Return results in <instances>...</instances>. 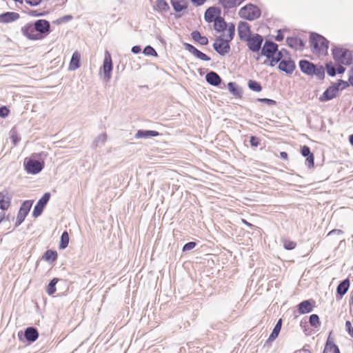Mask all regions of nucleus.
Returning a JSON list of instances; mask_svg holds the SVG:
<instances>
[{
	"mask_svg": "<svg viewBox=\"0 0 353 353\" xmlns=\"http://www.w3.org/2000/svg\"><path fill=\"white\" fill-rule=\"evenodd\" d=\"M331 334H332V332L330 333V335L327 339L323 353H326L327 351H329V345H331V348H332L333 346L336 345L334 343L333 339L330 336Z\"/></svg>",
	"mask_w": 353,
	"mask_h": 353,
	"instance_id": "nucleus-45",
	"label": "nucleus"
},
{
	"mask_svg": "<svg viewBox=\"0 0 353 353\" xmlns=\"http://www.w3.org/2000/svg\"><path fill=\"white\" fill-rule=\"evenodd\" d=\"M48 14V12H39L38 10H30L28 12V14L32 17H43L46 16Z\"/></svg>",
	"mask_w": 353,
	"mask_h": 353,
	"instance_id": "nucleus-52",
	"label": "nucleus"
},
{
	"mask_svg": "<svg viewBox=\"0 0 353 353\" xmlns=\"http://www.w3.org/2000/svg\"><path fill=\"white\" fill-rule=\"evenodd\" d=\"M349 83H350L353 86V70H350V75H349Z\"/></svg>",
	"mask_w": 353,
	"mask_h": 353,
	"instance_id": "nucleus-63",
	"label": "nucleus"
},
{
	"mask_svg": "<svg viewBox=\"0 0 353 353\" xmlns=\"http://www.w3.org/2000/svg\"><path fill=\"white\" fill-rule=\"evenodd\" d=\"M268 60H270V63L269 65L272 67L274 66L276 63H277L278 62L280 63V60H279V58L276 57L275 55L272 56L270 59H268Z\"/></svg>",
	"mask_w": 353,
	"mask_h": 353,
	"instance_id": "nucleus-56",
	"label": "nucleus"
},
{
	"mask_svg": "<svg viewBox=\"0 0 353 353\" xmlns=\"http://www.w3.org/2000/svg\"><path fill=\"white\" fill-rule=\"evenodd\" d=\"M228 88L229 91L236 97H240L241 96L242 92L241 88L235 82H229L228 83Z\"/></svg>",
	"mask_w": 353,
	"mask_h": 353,
	"instance_id": "nucleus-34",
	"label": "nucleus"
},
{
	"mask_svg": "<svg viewBox=\"0 0 353 353\" xmlns=\"http://www.w3.org/2000/svg\"><path fill=\"white\" fill-rule=\"evenodd\" d=\"M260 139L256 136H251L250 139V143L252 147L256 148L260 145Z\"/></svg>",
	"mask_w": 353,
	"mask_h": 353,
	"instance_id": "nucleus-47",
	"label": "nucleus"
},
{
	"mask_svg": "<svg viewBox=\"0 0 353 353\" xmlns=\"http://www.w3.org/2000/svg\"><path fill=\"white\" fill-rule=\"evenodd\" d=\"M261 10L252 3L247 4L241 8L239 12V17L248 21H254L260 17Z\"/></svg>",
	"mask_w": 353,
	"mask_h": 353,
	"instance_id": "nucleus-3",
	"label": "nucleus"
},
{
	"mask_svg": "<svg viewBox=\"0 0 353 353\" xmlns=\"http://www.w3.org/2000/svg\"><path fill=\"white\" fill-rule=\"evenodd\" d=\"M248 88L254 92H260L262 90L261 84L255 80H249L248 82Z\"/></svg>",
	"mask_w": 353,
	"mask_h": 353,
	"instance_id": "nucleus-38",
	"label": "nucleus"
},
{
	"mask_svg": "<svg viewBox=\"0 0 353 353\" xmlns=\"http://www.w3.org/2000/svg\"><path fill=\"white\" fill-rule=\"evenodd\" d=\"M343 232L341 230L339 229H334L329 232L327 234V236L333 235V234H342Z\"/></svg>",
	"mask_w": 353,
	"mask_h": 353,
	"instance_id": "nucleus-60",
	"label": "nucleus"
},
{
	"mask_svg": "<svg viewBox=\"0 0 353 353\" xmlns=\"http://www.w3.org/2000/svg\"><path fill=\"white\" fill-rule=\"evenodd\" d=\"M171 5L176 12H181L188 8V6L181 0H170Z\"/></svg>",
	"mask_w": 353,
	"mask_h": 353,
	"instance_id": "nucleus-31",
	"label": "nucleus"
},
{
	"mask_svg": "<svg viewBox=\"0 0 353 353\" xmlns=\"http://www.w3.org/2000/svg\"><path fill=\"white\" fill-rule=\"evenodd\" d=\"M287 45L294 50H302L305 47V42L300 38L289 37L286 38Z\"/></svg>",
	"mask_w": 353,
	"mask_h": 353,
	"instance_id": "nucleus-20",
	"label": "nucleus"
},
{
	"mask_svg": "<svg viewBox=\"0 0 353 353\" xmlns=\"http://www.w3.org/2000/svg\"><path fill=\"white\" fill-rule=\"evenodd\" d=\"M131 51L133 54H139L141 51V48L140 46H134L132 48Z\"/></svg>",
	"mask_w": 353,
	"mask_h": 353,
	"instance_id": "nucleus-61",
	"label": "nucleus"
},
{
	"mask_svg": "<svg viewBox=\"0 0 353 353\" xmlns=\"http://www.w3.org/2000/svg\"><path fill=\"white\" fill-rule=\"evenodd\" d=\"M205 80L210 85L213 86H219L222 82L220 76L214 71H210L207 73Z\"/></svg>",
	"mask_w": 353,
	"mask_h": 353,
	"instance_id": "nucleus-24",
	"label": "nucleus"
},
{
	"mask_svg": "<svg viewBox=\"0 0 353 353\" xmlns=\"http://www.w3.org/2000/svg\"><path fill=\"white\" fill-rule=\"evenodd\" d=\"M45 163L43 161H37L32 158H26L24 161V168L28 174H37L44 168Z\"/></svg>",
	"mask_w": 353,
	"mask_h": 353,
	"instance_id": "nucleus-5",
	"label": "nucleus"
},
{
	"mask_svg": "<svg viewBox=\"0 0 353 353\" xmlns=\"http://www.w3.org/2000/svg\"><path fill=\"white\" fill-rule=\"evenodd\" d=\"M336 74H343L345 72V68L342 65H339L336 68Z\"/></svg>",
	"mask_w": 353,
	"mask_h": 353,
	"instance_id": "nucleus-62",
	"label": "nucleus"
},
{
	"mask_svg": "<svg viewBox=\"0 0 353 353\" xmlns=\"http://www.w3.org/2000/svg\"><path fill=\"white\" fill-rule=\"evenodd\" d=\"M48 153L46 152H41L37 153H33L32 157L37 161H43L47 158Z\"/></svg>",
	"mask_w": 353,
	"mask_h": 353,
	"instance_id": "nucleus-42",
	"label": "nucleus"
},
{
	"mask_svg": "<svg viewBox=\"0 0 353 353\" xmlns=\"http://www.w3.org/2000/svg\"><path fill=\"white\" fill-rule=\"evenodd\" d=\"M19 341H23V339L28 343H33L39 338V332L34 327H28L23 333L22 331L18 332Z\"/></svg>",
	"mask_w": 353,
	"mask_h": 353,
	"instance_id": "nucleus-10",
	"label": "nucleus"
},
{
	"mask_svg": "<svg viewBox=\"0 0 353 353\" xmlns=\"http://www.w3.org/2000/svg\"><path fill=\"white\" fill-rule=\"evenodd\" d=\"M20 18L19 13L15 12H6L0 14V23H8L14 22Z\"/></svg>",
	"mask_w": 353,
	"mask_h": 353,
	"instance_id": "nucleus-22",
	"label": "nucleus"
},
{
	"mask_svg": "<svg viewBox=\"0 0 353 353\" xmlns=\"http://www.w3.org/2000/svg\"><path fill=\"white\" fill-rule=\"evenodd\" d=\"M301 154L306 157L305 164L308 168H313L314 165V157L313 153L311 152L310 147L303 145L301 148Z\"/></svg>",
	"mask_w": 353,
	"mask_h": 353,
	"instance_id": "nucleus-21",
	"label": "nucleus"
},
{
	"mask_svg": "<svg viewBox=\"0 0 353 353\" xmlns=\"http://www.w3.org/2000/svg\"><path fill=\"white\" fill-rule=\"evenodd\" d=\"M183 46L186 50H188L190 54L194 55L196 58L205 61H210L211 58L209 56L199 50L192 44H190L188 43H184Z\"/></svg>",
	"mask_w": 353,
	"mask_h": 353,
	"instance_id": "nucleus-18",
	"label": "nucleus"
},
{
	"mask_svg": "<svg viewBox=\"0 0 353 353\" xmlns=\"http://www.w3.org/2000/svg\"><path fill=\"white\" fill-rule=\"evenodd\" d=\"M345 327L348 334L353 338V327L350 321L345 322Z\"/></svg>",
	"mask_w": 353,
	"mask_h": 353,
	"instance_id": "nucleus-54",
	"label": "nucleus"
},
{
	"mask_svg": "<svg viewBox=\"0 0 353 353\" xmlns=\"http://www.w3.org/2000/svg\"><path fill=\"white\" fill-rule=\"evenodd\" d=\"M11 202V196L9 195L7 190L0 192V209L6 210L9 208Z\"/></svg>",
	"mask_w": 353,
	"mask_h": 353,
	"instance_id": "nucleus-23",
	"label": "nucleus"
},
{
	"mask_svg": "<svg viewBox=\"0 0 353 353\" xmlns=\"http://www.w3.org/2000/svg\"><path fill=\"white\" fill-rule=\"evenodd\" d=\"M283 52L287 53L288 51L285 49H282L281 50H279V51L278 50L276 52V53L275 54V56L276 57L279 58V60L281 61V60H283L282 58L283 57Z\"/></svg>",
	"mask_w": 353,
	"mask_h": 353,
	"instance_id": "nucleus-58",
	"label": "nucleus"
},
{
	"mask_svg": "<svg viewBox=\"0 0 353 353\" xmlns=\"http://www.w3.org/2000/svg\"><path fill=\"white\" fill-rule=\"evenodd\" d=\"M309 323L313 327L317 328L321 325L319 317L317 314H311L309 317Z\"/></svg>",
	"mask_w": 353,
	"mask_h": 353,
	"instance_id": "nucleus-39",
	"label": "nucleus"
},
{
	"mask_svg": "<svg viewBox=\"0 0 353 353\" xmlns=\"http://www.w3.org/2000/svg\"><path fill=\"white\" fill-rule=\"evenodd\" d=\"M283 246L285 250H291L295 248L296 243L294 241L285 240L283 242Z\"/></svg>",
	"mask_w": 353,
	"mask_h": 353,
	"instance_id": "nucleus-49",
	"label": "nucleus"
},
{
	"mask_svg": "<svg viewBox=\"0 0 353 353\" xmlns=\"http://www.w3.org/2000/svg\"><path fill=\"white\" fill-rule=\"evenodd\" d=\"M143 53L148 56L157 57V52L151 46H147L144 48Z\"/></svg>",
	"mask_w": 353,
	"mask_h": 353,
	"instance_id": "nucleus-41",
	"label": "nucleus"
},
{
	"mask_svg": "<svg viewBox=\"0 0 353 353\" xmlns=\"http://www.w3.org/2000/svg\"><path fill=\"white\" fill-rule=\"evenodd\" d=\"M259 101L264 103L268 105H275L276 104V101L267 98H259L257 99Z\"/></svg>",
	"mask_w": 353,
	"mask_h": 353,
	"instance_id": "nucleus-51",
	"label": "nucleus"
},
{
	"mask_svg": "<svg viewBox=\"0 0 353 353\" xmlns=\"http://www.w3.org/2000/svg\"><path fill=\"white\" fill-rule=\"evenodd\" d=\"M59 279L58 278H53L46 287V292L48 295H52L56 292V285Z\"/></svg>",
	"mask_w": 353,
	"mask_h": 353,
	"instance_id": "nucleus-36",
	"label": "nucleus"
},
{
	"mask_svg": "<svg viewBox=\"0 0 353 353\" xmlns=\"http://www.w3.org/2000/svg\"><path fill=\"white\" fill-rule=\"evenodd\" d=\"M228 39L229 41H232L234 39V37L235 35V25L234 23H230L228 24Z\"/></svg>",
	"mask_w": 353,
	"mask_h": 353,
	"instance_id": "nucleus-43",
	"label": "nucleus"
},
{
	"mask_svg": "<svg viewBox=\"0 0 353 353\" xmlns=\"http://www.w3.org/2000/svg\"><path fill=\"white\" fill-rule=\"evenodd\" d=\"M80 59L81 55L78 52H74L72 54L70 65L69 70H75L80 67Z\"/></svg>",
	"mask_w": 353,
	"mask_h": 353,
	"instance_id": "nucleus-29",
	"label": "nucleus"
},
{
	"mask_svg": "<svg viewBox=\"0 0 353 353\" xmlns=\"http://www.w3.org/2000/svg\"><path fill=\"white\" fill-rule=\"evenodd\" d=\"M50 196L51 194L50 192H46L42 196V197L39 199L32 212L33 217L37 218L42 214L44 208L46 207V205H47L50 199Z\"/></svg>",
	"mask_w": 353,
	"mask_h": 353,
	"instance_id": "nucleus-11",
	"label": "nucleus"
},
{
	"mask_svg": "<svg viewBox=\"0 0 353 353\" xmlns=\"http://www.w3.org/2000/svg\"><path fill=\"white\" fill-rule=\"evenodd\" d=\"M278 68L286 74H292L296 68L295 62L291 58L283 59L280 61Z\"/></svg>",
	"mask_w": 353,
	"mask_h": 353,
	"instance_id": "nucleus-17",
	"label": "nucleus"
},
{
	"mask_svg": "<svg viewBox=\"0 0 353 353\" xmlns=\"http://www.w3.org/2000/svg\"><path fill=\"white\" fill-rule=\"evenodd\" d=\"M350 284L349 279H345L339 283L336 288V292L341 297L347 293L350 288Z\"/></svg>",
	"mask_w": 353,
	"mask_h": 353,
	"instance_id": "nucleus-28",
	"label": "nucleus"
},
{
	"mask_svg": "<svg viewBox=\"0 0 353 353\" xmlns=\"http://www.w3.org/2000/svg\"><path fill=\"white\" fill-rule=\"evenodd\" d=\"M192 39L199 43L202 46H206L208 44V39L205 36H201V33L198 30H194L191 33Z\"/></svg>",
	"mask_w": 353,
	"mask_h": 353,
	"instance_id": "nucleus-30",
	"label": "nucleus"
},
{
	"mask_svg": "<svg viewBox=\"0 0 353 353\" xmlns=\"http://www.w3.org/2000/svg\"><path fill=\"white\" fill-rule=\"evenodd\" d=\"M230 41L228 39H225L219 37L215 39L212 46L214 50L221 56H224L230 50Z\"/></svg>",
	"mask_w": 353,
	"mask_h": 353,
	"instance_id": "nucleus-6",
	"label": "nucleus"
},
{
	"mask_svg": "<svg viewBox=\"0 0 353 353\" xmlns=\"http://www.w3.org/2000/svg\"><path fill=\"white\" fill-rule=\"evenodd\" d=\"M107 135L105 133L100 134L98 135V137L96 138V139L94 141L93 144L94 146H97L99 143L103 144L105 141H106Z\"/></svg>",
	"mask_w": 353,
	"mask_h": 353,
	"instance_id": "nucleus-44",
	"label": "nucleus"
},
{
	"mask_svg": "<svg viewBox=\"0 0 353 353\" xmlns=\"http://www.w3.org/2000/svg\"><path fill=\"white\" fill-rule=\"evenodd\" d=\"M196 245V243L194 241L188 242L183 245L182 250H183V252H187V251L191 250L194 249Z\"/></svg>",
	"mask_w": 353,
	"mask_h": 353,
	"instance_id": "nucleus-48",
	"label": "nucleus"
},
{
	"mask_svg": "<svg viewBox=\"0 0 353 353\" xmlns=\"http://www.w3.org/2000/svg\"><path fill=\"white\" fill-rule=\"evenodd\" d=\"M281 326H282V319H280L276 323L272 332H271L268 339L265 341L264 345L270 344L272 341H274L278 337V336L281 332Z\"/></svg>",
	"mask_w": 353,
	"mask_h": 353,
	"instance_id": "nucleus-25",
	"label": "nucleus"
},
{
	"mask_svg": "<svg viewBox=\"0 0 353 353\" xmlns=\"http://www.w3.org/2000/svg\"><path fill=\"white\" fill-rule=\"evenodd\" d=\"M274 39L277 41H282L283 40L284 36H283V34L282 33V30H277V34L275 36Z\"/></svg>",
	"mask_w": 353,
	"mask_h": 353,
	"instance_id": "nucleus-57",
	"label": "nucleus"
},
{
	"mask_svg": "<svg viewBox=\"0 0 353 353\" xmlns=\"http://www.w3.org/2000/svg\"><path fill=\"white\" fill-rule=\"evenodd\" d=\"M247 46L252 52H259L262 47L263 37L259 34L255 33L250 36L248 40Z\"/></svg>",
	"mask_w": 353,
	"mask_h": 353,
	"instance_id": "nucleus-7",
	"label": "nucleus"
},
{
	"mask_svg": "<svg viewBox=\"0 0 353 353\" xmlns=\"http://www.w3.org/2000/svg\"><path fill=\"white\" fill-rule=\"evenodd\" d=\"M113 69L112 57L110 53L105 50L104 60L103 63V71L104 74V78L108 81L111 78V72Z\"/></svg>",
	"mask_w": 353,
	"mask_h": 353,
	"instance_id": "nucleus-14",
	"label": "nucleus"
},
{
	"mask_svg": "<svg viewBox=\"0 0 353 353\" xmlns=\"http://www.w3.org/2000/svg\"><path fill=\"white\" fill-rule=\"evenodd\" d=\"M238 34L241 41H245L252 35L250 25L245 21H240L238 24Z\"/></svg>",
	"mask_w": 353,
	"mask_h": 353,
	"instance_id": "nucleus-16",
	"label": "nucleus"
},
{
	"mask_svg": "<svg viewBox=\"0 0 353 353\" xmlns=\"http://www.w3.org/2000/svg\"><path fill=\"white\" fill-rule=\"evenodd\" d=\"M42 0H25V2L30 6L35 7L41 3Z\"/></svg>",
	"mask_w": 353,
	"mask_h": 353,
	"instance_id": "nucleus-55",
	"label": "nucleus"
},
{
	"mask_svg": "<svg viewBox=\"0 0 353 353\" xmlns=\"http://www.w3.org/2000/svg\"><path fill=\"white\" fill-rule=\"evenodd\" d=\"M278 48L279 46L276 43L266 40L261 48V54L267 59H270L272 56L275 55L278 51Z\"/></svg>",
	"mask_w": 353,
	"mask_h": 353,
	"instance_id": "nucleus-12",
	"label": "nucleus"
},
{
	"mask_svg": "<svg viewBox=\"0 0 353 353\" xmlns=\"http://www.w3.org/2000/svg\"><path fill=\"white\" fill-rule=\"evenodd\" d=\"M191 2L195 6H202L203 4H204V3L207 1V0H190Z\"/></svg>",
	"mask_w": 353,
	"mask_h": 353,
	"instance_id": "nucleus-59",
	"label": "nucleus"
},
{
	"mask_svg": "<svg viewBox=\"0 0 353 353\" xmlns=\"http://www.w3.org/2000/svg\"><path fill=\"white\" fill-rule=\"evenodd\" d=\"M10 113L9 109L6 106L0 107V117L6 118Z\"/></svg>",
	"mask_w": 353,
	"mask_h": 353,
	"instance_id": "nucleus-53",
	"label": "nucleus"
},
{
	"mask_svg": "<svg viewBox=\"0 0 353 353\" xmlns=\"http://www.w3.org/2000/svg\"><path fill=\"white\" fill-rule=\"evenodd\" d=\"M335 85H336L337 87L339 88V90H342L349 86V83L347 81H343L342 79H339L337 81V82L335 83Z\"/></svg>",
	"mask_w": 353,
	"mask_h": 353,
	"instance_id": "nucleus-50",
	"label": "nucleus"
},
{
	"mask_svg": "<svg viewBox=\"0 0 353 353\" xmlns=\"http://www.w3.org/2000/svg\"><path fill=\"white\" fill-rule=\"evenodd\" d=\"M34 29L36 30L37 34H39V37H41V39L51 32L50 23L48 20L38 19L34 22Z\"/></svg>",
	"mask_w": 353,
	"mask_h": 353,
	"instance_id": "nucleus-8",
	"label": "nucleus"
},
{
	"mask_svg": "<svg viewBox=\"0 0 353 353\" xmlns=\"http://www.w3.org/2000/svg\"><path fill=\"white\" fill-rule=\"evenodd\" d=\"M227 28V23L225 22V19L219 17L217 19H215L214 21V29L216 32H223L224 30H225Z\"/></svg>",
	"mask_w": 353,
	"mask_h": 353,
	"instance_id": "nucleus-32",
	"label": "nucleus"
},
{
	"mask_svg": "<svg viewBox=\"0 0 353 353\" xmlns=\"http://www.w3.org/2000/svg\"><path fill=\"white\" fill-rule=\"evenodd\" d=\"M69 243V234L67 231H64L61 236L59 249L63 250L66 248Z\"/></svg>",
	"mask_w": 353,
	"mask_h": 353,
	"instance_id": "nucleus-37",
	"label": "nucleus"
},
{
	"mask_svg": "<svg viewBox=\"0 0 353 353\" xmlns=\"http://www.w3.org/2000/svg\"><path fill=\"white\" fill-rule=\"evenodd\" d=\"M312 302H314L312 300H305L301 302L297 305L299 314H303L311 312L313 310Z\"/></svg>",
	"mask_w": 353,
	"mask_h": 353,
	"instance_id": "nucleus-26",
	"label": "nucleus"
},
{
	"mask_svg": "<svg viewBox=\"0 0 353 353\" xmlns=\"http://www.w3.org/2000/svg\"><path fill=\"white\" fill-rule=\"evenodd\" d=\"M58 254L57 251L52 250H48L45 252L43 259L46 261L54 262L57 259Z\"/></svg>",
	"mask_w": 353,
	"mask_h": 353,
	"instance_id": "nucleus-35",
	"label": "nucleus"
},
{
	"mask_svg": "<svg viewBox=\"0 0 353 353\" xmlns=\"http://www.w3.org/2000/svg\"><path fill=\"white\" fill-rule=\"evenodd\" d=\"M332 56L334 59L343 65H349L352 62V57L347 49L334 47L332 48Z\"/></svg>",
	"mask_w": 353,
	"mask_h": 353,
	"instance_id": "nucleus-4",
	"label": "nucleus"
},
{
	"mask_svg": "<svg viewBox=\"0 0 353 353\" xmlns=\"http://www.w3.org/2000/svg\"><path fill=\"white\" fill-rule=\"evenodd\" d=\"M325 67L329 76L334 77L336 74V68L332 66V63H327Z\"/></svg>",
	"mask_w": 353,
	"mask_h": 353,
	"instance_id": "nucleus-46",
	"label": "nucleus"
},
{
	"mask_svg": "<svg viewBox=\"0 0 353 353\" xmlns=\"http://www.w3.org/2000/svg\"><path fill=\"white\" fill-rule=\"evenodd\" d=\"M332 353H341L339 348L337 345H334L332 347Z\"/></svg>",
	"mask_w": 353,
	"mask_h": 353,
	"instance_id": "nucleus-64",
	"label": "nucleus"
},
{
	"mask_svg": "<svg viewBox=\"0 0 353 353\" xmlns=\"http://www.w3.org/2000/svg\"><path fill=\"white\" fill-rule=\"evenodd\" d=\"M221 10L216 7L208 8L204 14V19L208 23L214 22L216 19L220 17Z\"/></svg>",
	"mask_w": 353,
	"mask_h": 353,
	"instance_id": "nucleus-19",
	"label": "nucleus"
},
{
	"mask_svg": "<svg viewBox=\"0 0 353 353\" xmlns=\"http://www.w3.org/2000/svg\"><path fill=\"white\" fill-rule=\"evenodd\" d=\"M301 71L308 76L315 75L319 80L325 78V68L322 65L314 64V63L301 59L299 62Z\"/></svg>",
	"mask_w": 353,
	"mask_h": 353,
	"instance_id": "nucleus-1",
	"label": "nucleus"
},
{
	"mask_svg": "<svg viewBox=\"0 0 353 353\" xmlns=\"http://www.w3.org/2000/svg\"><path fill=\"white\" fill-rule=\"evenodd\" d=\"M310 45L314 53L322 54L327 53L329 41L316 32L310 33Z\"/></svg>",
	"mask_w": 353,
	"mask_h": 353,
	"instance_id": "nucleus-2",
	"label": "nucleus"
},
{
	"mask_svg": "<svg viewBox=\"0 0 353 353\" xmlns=\"http://www.w3.org/2000/svg\"><path fill=\"white\" fill-rule=\"evenodd\" d=\"M154 9L159 12H166L170 10V6L165 0H157Z\"/></svg>",
	"mask_w": 353,
	"mask_h": 353,
	"instance_id": "nucleus-33",
	"label": "nucleus"
},
{
	"mask_svg": "<svg viewBox=\"0 0 353 353\" xmlns=\"http://www.w3.org/2000/svg\"><path fill=\"white\" fill-rule=\"evenodd\" d=\"M159 135V133L157 131L149 130H139L135 134V138L147 139L149 137H157Z\"/></svg>",
	"mask_w": 353,
	"mask_h": 353,
	"instance_id": "nucleus-27",
	"label": "nucleus"
},
{
	"mask_svg": "<svg viewBox=\"0 0 353 353\" xmlns=\"http://www.w3.org/2000/svg\"><path fill=\"white\" fill-rule=\"evenodd\" d=\"M34 23H28L21 27V32L29 40H41V37H39V34H37L36 30H34Z\"/></svg>",
	"mask_w": 353,
	"mask_h": 353,
	"instance_id": "nucleus-13",
	"label": "nucleus"
},
{
	"mask_svg": "<svg viewBox=\"0 0 353 353\" xmlns=\"http://www.w3.org/2000/svg\"><path fill=\"white\" fill-rule=\"evenodd\" d=\"M339 88L335 83L332 84L329 86L320 96L319 100L321 101H327L336 97L339 94Z\"/></svg>",
	"mask_w": 353,
	"mask_h": 353,
	"instance_id": "nucleus-15",
	"label": "nucleus"
},
{
	"mask_svg": "<svg viewBox=\"0 0 353 353\" xmlns=\"http://www.w3.org/2000/svg\"><path fill=\"white\" fill-rule=\"evenodd\" d=\"M219 3L225 9H230L236 6L237 0H219Z\"/></svg>",
	"mask_w": 353,
	"mask_h": 353,
	"instance_id": "nucleus-40",
	"label": "nucleus"
},
{
	"mask_svg": "<svg viewBox=\"0 0 353 353\" xmlns=\"http://www.w3.org/2000/svg\"><path fill=\"white\" fill-rule=\"evenodd\" d=\"M32 203L33 201L30 200H27L22 203L17 216L15 227L19 226L24 221L32 208Z\"/></svg>",
	"mask_w": 353,
	"mask_h": 353,
	"instance_id": "nucleus-9",
	"label": "nucleus"
}]
</instances>
